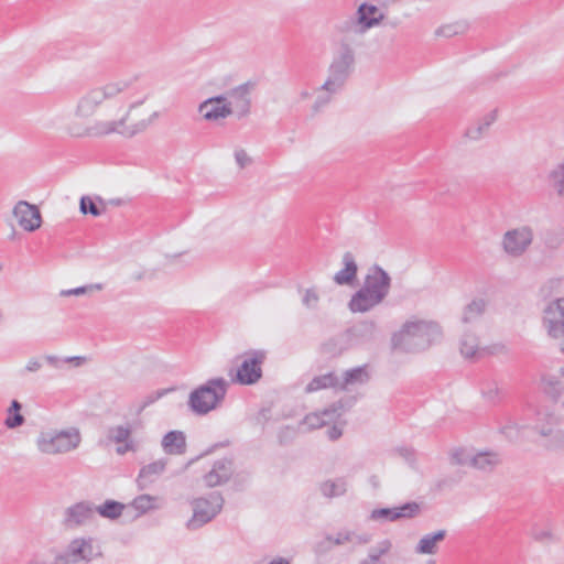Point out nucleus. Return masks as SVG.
<instances>
[{"label": "nucleus", "mask_w": 564, "mask_h": 564, "mask_svg": "<svg viewBox=\"0 0 564 564\" xmlns=\"http://www.w3.org/2000/svg\"><path fill=\"white\" fill-rule=\"evenodd\" d=\"M343 435L341 429H339L336 425H333L330 429L327 430V436L330 441H336Z\"/></svg>", "instance_id": "obj_57"}, {"label": "nucleus", "mask_w": 564, "mask_h": 564, "mask_svg": "<svg viewBox=\"0 0 564 564\" xmlns=\"http://www.w3.org/2000/svg\"><path fill=\"white\" fill-rule=\"evenodd\" d=\"M95 514L96 509L91 501H80L66 508L63 524L68 529L78 528L93 521Z\"/></svg>", "instance_id": "obj_14"}, {"label": "nucleus", "mask_w": 564, "mask_h": 564, "mask_svg": "<svg viewBox=\"0 0 564 564\" xmlns=\"http://www.w3.org/2000/svg\"><path fill=\"white\" fill-rule=\"evenodd\" d=\"M369 482L371 484V486H372L373 488H378V487H379V485H380L379 478H378V476H376V475H372V476L369 478Z\"/></svg>", "instance_id": "obj_63"}, {"label": "nucleus", "mask_w": 564, "mask_h": 564, "mask_svg": "<svg viewBox=\"0 0 564 564\" xmlns=\"http://www.w3.org/2000/svg\"><path fill=\"white\" fill-rule=\"evenodd\" d=\"M254 87H256V83L247 82V83H243V84L228 90L225 94L227 96V101L231 102L234 112H236V115L239 119L248 116L250 112V108H251L250 94L254 89Z\"/></svg>", "instance_id": "obj_16"}, {"label": "nucleus", "mask_w": 564, "mask_h": 564, "mask_svg": "<svg viewBox=\"0 0 564 564\" xmlns=\"http://www.w3.org/2000/svg\"><path fill=\"white\" fill-rule=\"evenodd\" d=\"M41 368H42V362H41L39 359H36V358H31V359L28 361V364H26V366H25L24 370H25L26 372H36V371H39Z\"/></svg>", "instance_id": "obj_55"}, {"label": "nucleus", "mask_w": 564, "mask_h": 564, "mask_svg": "<svg viewBox=\"0 0 564 564\" xmlns=\"http://www.w3.org/2000/svg\"><path fill=\"white\" fill-rule=\"evenodd\" d=\"M377 325L373 321H361L346 329L352 344L359 345L375 339Z\"/></svg>", "instance_id": "obj_20"}, {"label": "nucleus", "mask_w": 564, "mask_h": 564, "mask_svg": "<svg viewBox=\"0 0 564 564\" xmlns=\"http://www.w3.org/2000/svg\"><path fill=\"white\" fill-rule=\"evenodd\" d=\"M269 564H290L288 560L283 557H279L270 562Z\"/></svg>", "instance_id": "obj_64"}, {"label": "nucleus", "mask_w": 564, "mask_h": 564, "mask_svg": "<svg viewBox=\"0 0 564 564\" xmlns=\"http://www.w3.org/2000/svg\"><path fill=\"white\" fill-rule=\"evenodd\" d=\"M355 536V532L350 531H340L337 533L336 538H333L332 535L326 536L327 543H334L335 545H341L346 542H352Z\"/></svg>", "instance_id": "obj_49"}, {"label": "nucleus", "mask_w": 564, "mask_h": 564, "mask_svg": "<svg viewBox=\"0 0 564 564\" xmlns=\"http://www.w3.org/2000/svg\"><path fill=\"white\" fill-rule=\"evenodd\" d=\"M329 422L330 421H328V417L325 416L322 411L319 413L314 412L307 414L301 422V425L307 426V430H315L328 424Z\"/></svg>", "instance_id": "obj_41"}, {"label": "nucleus", "mask_w": 564, "mask_h": 564, "mask_svg": "<svg viewBox=\"0 0 564 564\" xmlns=\"http://www.w3.org/2000/svg\"><path fill=\"white\" fill-rule=\"evenodd\" d=\"M198 112L204 120L214 122L226 119L234 113L231 102L227 101L226 95L210 97L198 106Z\"/></svg>", "instance_id": "obj_12"}, {"label": "nucleus", "mask_w": 564, "mask_h": 564, "mask_svg": "<svg viewBox=\"0 0 564 564\" xmlns=\"http://www.w3.org/2000/svg\"><path fill=\"white\" fill-rule=\"evenodd\" d=\"M228 388L229 382L221 377L207 380L189 393V409L197 415L209 413L224 402Z\"/></svg>", "instance_id": "obj_6"}, {"label": "nucleus", "mask_w": 564, "mask_h": 564, "mask_svg": "<svg viewBox=\"0 0 564 564\" xmlns=\"http://www.w3.org/2000/svg\"><path fill=\"white\" fill-rule=\"evenodd\" d=\"M468 29V24L465 21H458L449 24L440 26L435 34L438 36L452 37L454 35L463 34Z\"/></svg>", "instance_id": "obj_39"}, {"label": "nucleus", "mask_w": 564, "mask_h": 564, "mask_svg": "<svg viewBox=\"0 0 564 564\" xmlns=\"http://www.w3.org/2000/svg\"><path fill=\"white\" fill-rule=\"evenodd\" d=\"M22 404L18 400H12L10 406L7 409V417L4 419L6 427L10 430L22 426L25 417L21 414Z\"/></svg>", "instance_id": "obj_34"}, {"label": "nucleus", "mask_w": 564, "mask_h": 564, "mask_svg": "<svg viewBox=\"0 0 564 564\" xmlns=\"http://www.w3.org/2000/svg\"><path fill=\"white\" fill-rule=\"evenodd\" d=\"M474 454L466 448H456L451 454V460L455 465H469Z\"/></svg>", "instance_id": "obj_44"}, {"label": "nucleus", "mask_w": 564, "mask_h": 564, "mask_svg": "<svg viewBox=\"0 0 564 564\" xmlns=\"http://www.w3.org/2000/svg\"><path fill=\"white\" fill-rule=\"evenodd\" d=\"M482 395L490 402H495L499 397V388L497 382L488 381L482 387Z\"/></svg>", "instance_id": "obj_48"}, {"label": "nucleus", "mask_w": 564, "mask_h": 564, "mask_svg": "<svg viewBox=\"0 0 564 564\" xmlns=\"http://www.w3.org/2000/svg\"><path fill=\"white\" fill-rule=\"evenodd\" d=\"M235 159L240 169H245L246 166L251 164L252 161L251 158L247 154V152L242 149L237 150L235 152Z\"/></svg>", "instance_id": "obj_53"}, {"label": "nucleus", "mask_w": 564, "mask_h": 564, "mask_svg": "<svg viewBox=\"0 0 564 564\" xmlns=\"http://www.w3.org/2000/svg\"><path fill=\"white\" fill-rule=\"evenodd\" d=\"M101 288H102V285L97 283V284L85 285V286H79V288H75V289L62 290L59 294H61V296L84 295L93 290H101Z\"/></svg>", "instance_id": "obj_47"}, {"label": "nucleus", "mask_w": 564, "mask_h": 564, "mask_svg": "<svg viewBox=\"0 0 564 564\" xmlns=\"http://www.w3.org/2000/svg\"><path fill=\"white\" fill-rule=\"evenodd\" d=\"M391 288V276L380 265L373 264L365 276L362 286L351 296L348 307L352 313H366L381 304Z\"/></svg>", "instance_id": "obj_2"}, {"label": "nucleus", "mask_w": 564, "mask_h": 564, "mask_svg": "<svg viewBox=\"0 0 564 564\" xmlns=\"http://www.w3.org/2000/svg\"><path fill=\"white\" fill-rule=\"evenodd\" d=\"M318 301L319 296L313 289L305 290L302 302L307 308H315Z\"/></svg>", "instance_id": "obj_51"}, {"label": "nucleus", "mask_w": 564, "mask_h": 564, "mask_svg": "<svg viewBox=\"0 0 564 564\" xmlns=\"http://www.w3.org/2000/svg\"><path fill=\"white\" fill-rule=\"evenodd\" d=\"M147 276V270L140 269L131 274V279L135 282L142 281Z\"/></svg>", "instance_id": "obj_59"}, {"label": "nucleus", "mask_w": 564, "mask_h": 564, "mask_svg": "<svg viewBox=\"0 0 564 564\" xmlns=\"http://www.w3.org/2000/svg\"><path fill=\"white\" fill-rule=\"evenodd\" d=\"M501 464V457L496 452H479L474 454L470 466L485 473H491Z\"/></svg>", "instance_id": "obj_24"}, {"label": "nucleus", "mask_w": 564, "mask_h": 564, "mask_svg": "<svg viewBox=\"0 0 564 564\" xmlns=\"http://www.w3.org/2000/svg\"><path fill=\"white\" fill-rule=\"evenodd\" d=\"M460 352L465 358L471 359L479 352L478 338L470 333H465L460 339Z\"/></svg>", "instance_id": "obj_38"}, {"label": "nucleus", "mask_w": 564, "mask_h": 564, "mask_svg": "<svg viewBox=\"0 0 564 564\" xmlns=\"http://www.w3.org/2000/svg\"><path fill=\"white\" fill-rule=\"evenodd\" d=\"M344 268L334 275V282L338 285H350L357 276L358 265L351 252L343 256Z\"/></svg>", "instance_id": "obj_21"}, {"label": "nucleus", "mask_w": 564, "mask_h": 564, "mask_svg": "<svg viewBox=\"0 0 564 564\" xmlns=\"http://www.w3.org/2000/svg\"><path fill=\"white\" fill-rule=\"evenodd\" d=\"M547 182L556 194L564 198V162L549 172Z\"/></svg>", "instance_id": "obj_36"}, {"label": "nucleus", "mask_w": 564, "mask_h": 564, "mask_svg": "<svg viewBox=\"0 0 564 564\" xmlns=\"http://www.w3.org/2000/svg\"><path fill=\"white\" fill-rule=\"evenodd\" d=\"M384 19V14L375 4L361 3L356 12V20H348L341 26L343 32L364 34L369 29L378 25Z\"/></svg>", "instance_id": "obj_10"}, {"label": "nucleus", "mask_w": 564, "mask_h": 564, "mask_svg": "<svg viewBox=\"0 0 564 564\" xmlns=\"http://www.w3.org/2000/svg\"><path fill=\"white\" fill-rule=\"evenodd\" d=\"M124 204V200L122 198H112V199H108V205H112V206H121Z\"/></svg>", "instance_id": "obj_62"}, {"label": "nucleus", "mask_w": 564, "mask_h": 564, "mask_svg": "<svg viewBox=\"0 0 564 564\" xmlns=\"http://www.w3.org/2000/svg\"><path fill=\"white\" fill-rule=\"evenodd\" d=\"M129 85L127 80L109 82L84 90L77 99L74 116L79 119L94 116L102 104L115 99L127 90Z\"/></svg>", "instance_id": "obj_5"}, {"label": "nucleus", "mask_w": 564, "mask_h": 564, "mask_svg": "<svg viewBox=\"0 0 564 564\" xmlns=\"http://www.w3.org/2000/svg\"><path fill=\"white\" fill-rule=\"evenodd\" d=\"M134 451V445L132 440L123 442L119 444V446L116 448L117 454L124 455L127 452Z\"/></svg>", "instance_id": "obj_56"}, {"label": "nucleus", "mask_w": 564, "mask_h": 564, "mask_svg": "<svg viewBox=\"0 0 564 564\" xmlns=\"http://www.w3.org/2000/svg\"><path fill=\"white\" fill-rule=\"evenodd\" d=\"M371 540V536L369 534H356L355 533V536H354V541L352 542H356L358 544H367L369 543Z\"/></svg>", "instance_id": "obj_58"}, {"label": "nucleus", "mask_w": 564, "mask_h": 564, "mask_svg": "<svg viewBox=\"0 0 564 564\" xmlns=\"http://www.w3.org/2000/svg\"><path fill=\"white\" fill-rule=\"evenodd\" d=\"M126 508L124 503L119 501L108 499L104 503L96 506V513H98L101 518L116 520L121 517L123 510Z\"/></svg>", "instance_id": "obj_33"}, {"label": "nucleus", "mask_w": 564, "mask_h": 564, "mask_svg": "<svg viewBox=\"0 0 564 564\" xmlns=\"http://www.w3.org/2000/svg\"><path fill=\"white\" fill-rule=\"evenodd\" d=\"M45 361L55 369H61L65 364L74 362L75 366H80L84 358L82 357H66L59 358L54 355L44 356Z\"/></svg>", "instance_id": "obj_43"}, {"label": "nucleus", "mask_w": 564, "mask_h": 564, "mask_svg": "<svg viewBox=\"0 0 564 564\" xmlns=\"http://www.w3.org/2000/svg\"><path fill=\"white\" fill-rule=\"evenodd\" d=\"M543 322L552 337H560L564 332V297H556L544 308Z\"/></svg>", "instance_id": "obj_17"}, {"label": "nucleus", "mask_w": 564, "mask_h": 564, "mask_svg": "<svg viewBox=\"0 0 564 564\" xmlns=\"http://www.w3.org/2000/svg\"><path fill=\"white\" fill-rule=\"evenodd\" d=\"M162 446L165 453L171 455H181L186 449V437L181 431H171L162 440Z\"/></svg>", "instance_id": "obj_25"}, {"label": "nucleus", "mask_w": 564, "mask_h": 564, "mask_svg": "<svg viewBox=\"0 0 564 564\" xmlns=\"http://www.w3.org/2000/svg\"><path fill=\"white\" fill-rule=\"evenodd\" d=\"M441 328L436 323L410 321L392 336V346L394 349L415 352L429 348L441 338Z\"/></svg>", "instance_id": "obj_3"}, {"label": "nucleus", "mask_w": 564, "mask_h": 564, "mask_svg": "<svg viewBox=\"0 0 564 564\" xmlns=\"http://www.w3.org/2000/svg\"><path fill=\"white\" fill-rule=\"evenodd\" d=\"M355 51L346 37L341 39L328 67V76L321 86L312 109L318 112L327 106L333 96L340 93L355 68Z\"/></svg>", "instance_id": "obj_1"}, {"label": "nucleus", "mask_w": 564, "mask_h": 564, "mask_svg": "<svg viewBox=\"0 0 564 564\" xmlns=\"http://www.w3.org/2000/svg\"><path fill=\"white\" fill-rule=\"evenodd\" d=\"M544 391L564 408V381L556 376L547 375L543 377Z\"/></svg>", "instance_id": "obj_31"}, {"label": "nucleus", "mask_w": 564, "mask_h": 564, "mask_svg": "<svg viewBox=\"0 0 564 564\" xmlns=\"http://www.w3.org/2000/svg\"><path fill=\"white\" fill-rule=\"evenodd\" d=\"M169 390H159L156 392H153L151 394H149L142 402L141 406H140V411L144 410L147 406H149L150 404L154 403L155 401H158L160 398H162Z\"/></svg>", "instance_id": "obj_54"}, {"label": "nucleus", "mask_w": 564, "mask_h": 564, "mask_svg": "<svg viewBox=\"0 0 564 564\" xmlns=\"http://www.w3.org/2000/svg\"><path fill=\"white\" fill-rule=\"evenodd\" d=\"M501 433L510 441H517L520 437V427L517 423L510 422L501 427Z\"/></svg>", "instance_id": "obj_50"}, {"label": "nucleus", "mask_w": 564, "mask_h": 564, "mask_svg": "<svg viewBox=\"0 0 564 564\" xmlns=\"http://www.w3.org/2000/svg\"><path fill=\"white\" fill-rule=\"evenodd\" d=\"M540 419L539 421H541ZM545 423L538 422L533 430L536 431L541 436H552L556 432L557 419L554 415L545 414Z\"/></svg>", "instance_id": "obj_40"}, {"label": "nucleus", "mask_w": 564, "mask_h": 564, "mask_svg": "<svg viewBox=\"0 0 564 564\" xmlns=\"http://www.w3.org/2000/svg\"><path fill=\"white\" fill-rule=\"evenodd\" d=\"M234 474V464L229 458H221L214 463L213 468L204 476L207 487L213 488L227 482Z\"/></svg>", "instance_id": "obj_19"}, {"label": "nucleus", "mask_w": 564, "mask_h": 564, "mask_svg": "<svg viewBox=\"0 0 564 564\" xmlns=\"http://www.w3.org/2000/svg\"><path fill=\"white\" fill-rule=\"evenodd\" d=\"M496 120V112H490L488 113L484 119H482V122H484V127L485 128H489L492 122Z\"/></svg>", "instance_id": "obj_60"}, {"label": "nucleus", "mask_w": 564, "mask_h": 564, "mask_svg": "<svg viewBox=\"0 0 564 564\" xmlns=\"http://www.w3.org/2000/svg\"><path fill=\"white\" fill-rule=\"evenodd\" d=\"M531 536L534 541L542 544L560 542V536L554 532V525L551 521H547L545 524H533Z\"/></svg>", "instance_id": "obj_28"}, {"label": "nucleus", "mask_w": 564, "mask_h": 564, "mask_svg": "<svg viewBox=\"0 0 564 564\" xmlns=\"http://www.w3.org/2000/svg\"><path fill=\"white\" fill-rule=\"evenodd\" d=\"M79 210L84 214H90L95 217L104 214V210L97 205L96 200L90 196H83L79 202Z\"/></svg>", "instance_id": "obj_42"}, {"label": "nucleus", "mask_w": 564, "mask_h": 564, "mask_svg": "<svg viewBox=\"0 0 564 564\" xmlns=\"http://www.w3.org/2000/svg\"><path fill=\"white\" fill-rule=\"evenodd\" d=\"M392 547L390 540H382L377 545L372 546L368 551L366 558L359 562V564H387L382 560V556L388 554Z\"/></svg>", "instance_id": "obj_32"}, {"label": "nucleus", "mask_w": 564, "mask_h": 564, "mask_svg": "<svg viewBox=\"0 0 564 564\" xmlns=\"http://www.w3.org/2000/svg\"><path fill=\"white\" fill-rule=\"evenodd\" d=\"M132 427L130 424L110 426L107 430V440L116 444L131 441Z\"/></svg>", "instance_id": "obj_37"}, {"label": "nucleus", "mask_w": 564, "mask_h": 564, "mask_svg": "<svg viewBox=\"0 0 564 564\" xmlns=\"http://www.w3.org/2000/svg\"><path fill=\"white\" fill-rule=\"evenodd\" d=\"M13 215L20 227L26 231H34L40 228L42 218L39 208L25 200H20L13 208Z\"/></svg>", "instance_id": "obj_18"}, {"label": "nucleus", "mask_w": 564, "mask_h": 564, "mask_svg": "<svg viewBox=\"0 0 564 564\" xmlns=\"http://www.w3.org/2000/svg\"><path fill=\"white\" fill-rule=\"evenodd\" d=\"M421 511L417 502L411 501L394 508H380L371 511L370 519L373 521L394 522L401 519H413Z\"/></svg>", "instance_id": "obj_15"}, {"label": "nucleus", "mask_w": 564, "mask_h": 564, "mask_svg": "<svg viewBox=\"0 0 564 564\" xmlns=\"http://www.w3.org/2000/svg\"><path fill=\"white\" fill-rule=\"evenodd\" d=\"M446 535V530H438L423 535L415 546V553L431 555L436 554L438 551V543L444 541Z\"/></svg>", "instance_id": "obj_23"}, {"label": "nucleus", "mask_w": 564, "mask_h": 564, "mask_svg": "<svg viewBox=\"0 0 564 564\" xmlns=\"http://www.w3.org/2000/svg\"><path fill=\"white\" fill-rule=\"evenodd\" d=\"M142 101L132 102L128 111L119 120H95L89 126L73 123L67 127V133L73 138H100L111 133H119L123 137L131 138L145 130L147 122H137L127 126L130 111L141 105Z\"/></svg>", "instance_id": "obj_4"}, {"label": "nucleus", "mask_w": 564, "mask_h": 564, "mask_svg": "<svg viewBox=\"0 0 564 564\" xmlns=\"http://www.w3.org/2000/svg\"><path fill=\"white\" fill-rule=\"evenodd\" d=\"M488 130V128H485L484 127V122H479L473 127H469L467 130H466V135L469 138V139H473V140H478L481 138V135Z\"/></svg>", "instance_id": "obj_52"}, {"label": "nucleus", "mask_w": 564, "mask_h": 564, "mask_svg": "<svg viewBox=\"0 0 564 564\" xmlns=\"http://www.w3.org/2000/svg\"><path fill=\"white\" fill-rule=\"evenodd\" d=\"M165 466L166 460L164 459H159L156 462L143 466L138 476L139 486L141 488H144L149 484L153 482L154 479L164 471Z\"/></svg>", "instance_id": "obj_27"}, {"label": "nucleus", "mask_w": 564, "mask_h": 564, "mask_svg": "<svg viewBox=\"0 0 564 564\" xmlns=\"http://www.w3.org/2000/svg\"><path fill=\"white\" fill-rule=\"evenodd\" d=\"M350 347H352V344L345 330L325 341L322 345V352L329 357H338Z\"/></svg>", "instance_id": "obj_22"}, {"label": "nucleus", "mask_w": 564, "mask_h": 564, "mask_svg": "<svg viewBox=\"0 0 564 564\" xmlns=\"http://www.w3.org/2000/svg\"><path fill=\"white\" fill-rule=\"evenodd\" d=\"M93 198L96 200L97 205H98V206L104 210V213H105V212H106V209H107V206H108V199H105V198H102V197H100V196H95V197H93Z\"/></svg>", "instance_id": "obj_61"}, {"label": "nucleus", "mask_w": 564, "mask_h": 564, "mask_svg": "<svg viewBox=\"0 0 564 564\" xmlns=\"http://www.w3.org/2000/svg\"><path fill=\"white\" fill-rule=\"evenodd\" d=\"M82 441L77 429L59 432H41L36 438L37 449L46 455H57L76 449Z\"/></svg>", "instance_id": "obj_7"}, {"label": "nucleus", "mask_w": 564, "mask_h": 564, "mask_svg": "<svg viewBox=\"0 0 564 564\" xmlns=\"http://www.w3.org/2000/svg\"><path fill=\"white\" fill-rule=\"evenodd\" d=\"M154 498L150 495H141L133 499L131 506L141 513L153 508Z\"/></svg>", "instance_id": "obj_45"}, {"label": "nucleus", "mask_w": 564, "mask_h": 564, "mask_svg": "<svg viewBox=\"0 0 564 564\" xmlns=\"http://www.w3.org/2000/svg\"><path fill=\"white\" fill-rule=\"evenodd\" d=\"M533 232L528 226L508 230L503 235V250L512 257L522 256L532 243Z\"/></svg>", "instance_id": "obj_11"}, {"label": "nucleus", "mask_w": 564, "mask_h": 564, "mask_svg": "<svg viewBox=\"0 0 564 564\" xmlns=\"http://www.w3.org/2000/svg\"><path fill=\"white\" fill-rule=\"evenodd\" d=\"M94 556L93 539H75L67 550L56 556L54 564H77Z\"/></svg>", "instance_id": "obj_13"}, {"label": "nucleus", "mask_w": 564, "mask_h": 564, "mask_svg": "<svg viewBox=\"0 0 564 564\" xmlns=\"http://www.w3.org/2000/svg\"><path fill=\"white\" fill-rule=\"evenodd\" d=\"M487 303L482 299L473 300L464 308L462 321L466 324L476 322L486 311Z\"/></svg>", "instance_id": "obj_35"}, {"label": "nucleus", "mask_w": 564, "mask_h": 564, "mask_svg": "<svg viewBox=\"0 0 564 564\" xmlns=\"http://www.w3.org/2000/svg\"><path fill=\"white\" fill-rule=\"evenodd\" d=\"M327 388H339V379L334 372L314 377L305 387V392L312 393Z\"/></svg>", "instance_id": "obj_30"}, {"label": "nucleus", "mask_w": 564, "mask_h": 564, "mask_svg": "<svg viewBox=\"0 0 564 564\" xmlns=\"http://www.w3.org/2000/svg\"><path fill=\"white\" fill-rule=\"evenodd\" d=\"M224 498L217 492H210L207 497L196 498L192 501L193 517L187 521L188 530H197L210 522L223 509Z\"/></svg>", "instance_id": "obj_8"}, {"label": "nucleus", "mask_w": 564, "mask_h": 564, "mask_svg": "<svg viewBox=\"0 0 564 564\" xmlns=\"http://www.w3.org/2000/svg\"><path fill=\"white\" fill-rule=\"evenodd\" d=\"M369 380L367 366H360L344 372L343 381L339 380V389L346 390L348 386L362 384Z\"/></svg>", "instance_id": "obj_29"}, {"label": "nucleus", "mask_w": 564, "mask_h": 564, "mask_svg": "<svg viewBox=\"0 0 564 564\" xmlns=\"http://www.w3.org/2000/svg\"><path fill=\"white\" fill-rule=\"evenodd\" d=\"M265 359L263 350H253L246 354L241 365L236 369H230L228 376L231 381L242 386H251L257 383L262 377V364Z\"/></svg>", "instance_id": "obj_9"}, {"label": "nucleus", "mask_w": 564, "mask_h": 564, "mask_svg": "<svg viewBox=\"0 0 564 564\" xmlns=\"http://www.w3.org/2000/svg\"><path fill=\"white\" fill-rule=\"evenodd\" d=\"M321 494L325 498H336L341 497L347 492L348 489V480L346 477H338L334 479H327L319 484L318 486Z\"/></svg>", "instance_id": "obj_26"}, {"label": "nucleus", "mask_w": 564, "mask_h": 564, "mask_svg": "<svg viewBox=\"0 0 564 564\" xmlns=\"http://www.w3.org/2000/svg\"><path fill=\"white\" fill-rule=\"evenodd\" d=\"M343 412H345V406L341 400L334 402L328 408L323 410V414L328 417V421H334L340 416Z\"/></svg>", "instance_id": "obj_46"}]
</instances>
